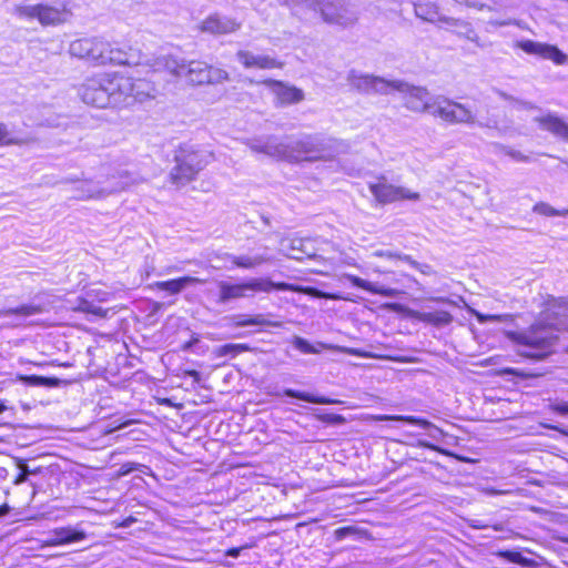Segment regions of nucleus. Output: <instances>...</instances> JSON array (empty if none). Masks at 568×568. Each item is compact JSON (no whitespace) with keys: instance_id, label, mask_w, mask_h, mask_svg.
<instances>
[{"instance_id":"f257e3e1","label":"nucleus","mask_w":568,"mask_h":568,"mask_svg":"<svg viewBox=\"0 0 568 568\" xmlns=\"http://www.w3.org/2000/svg\"><path fill=\"white\" fill-rule=\"evenodd\" d=\"M154 92L151 82L118 72L94 73L85 78L78 89L81 100L97 108H130L153 98Z\"/></svg>"},{"instance_id":"f03ea898","label":"nucleus","mask_w":568,"mask_h":568,"mask_svg":"<svg viewBox=\"0 0 568 568\" xmlns=\"http://www.w3.org/2000/svg\"><path fill=\"white\" fill-rule=\"evenodd\" d=\"M248 146L253 152L290 162H313L333 159L343 148V143L331 138L317 135H305L285 142L267 136L251 140Z\"/></svg>"},{"instance_id":"7ed1b4c3","label":"nucleus","mask_w":568,"mask_h":568,"mask_svg":"<svg viewBox=\"0 0 568 568\" xmlns=\"http://www.w3.org/2000/svg\"><path fill=\"white\" fill-rule=\"evenodd\" d=\"M568 329V297H549L544 322L532 325L528 332L516 335L518 353L528 358L547 356L557 339L555 331Z\"/></svg>"},{"instance_id":"20e7f679","label":"nucleus","mask_w":568,"mask_h":568,"mask_svg":"<svg viewBox=\"0 0 568 568\" xmlns=\"http://www.w3.org/2000/svg\"><path fill=\"white\" fill-rule=\"evenodd\" d=\"M292 13L303 17L307 10L318 11L322 19L339 27L353 26L358 19L357 8L346 0H284Z\"/></svg>"},{"instance_id":"39448f33","label":"nucleus","mask_w":568,"mask_h":568,"mask_svg":"<svg viewBox=\"0 0 568 568\" xmlns=\"http://www.w3.org/2000/svg\"><path fill=\"white\" fill-rule=\"evenodd\" d=\"M217 287L220 290L219 300L221 303H227L234 300L248 297L256 292L268 293L272 290L303 292L316 297L336 298L334 295L322 293L313 287L303 288L288 283H274L265 278H251L242 283L220 281L217 282Z\"/></svg>"},{"instance_id":"423d86ee","label":"nucleus","mask_w":568,"mask_h":568,"mask_svg":"<svg viewBox=\"0 0 568 568\" xmlns=\"http://www.w3.org/2000/svg\"><path fill=\"white\" fill-rule=\"evenodd\" d=\"M92 47L90 49L89 61L98 64H141L142 52L132 47H121L112 44L100 38H90Z\"/></svg>"},{"instance_id":"0eeeda50","label":"nucleus","mask_w":568,"mask_h":568,"mask_svg":"<svg viewBox=\"0 0 568 568\" xmlns=\"http://www.w3.org/2000/svg\"><path fill=\"white\" fill-rule=\"evenodd\" d=\"M403 94L407 109L415 112H428L435 115L438 98H433L426 89L410 87L400 81H393L392 92Z\"/></svg>"},{"instance_id":"6e6552de","label":"nucleus","mask_w":568,"mask_h":568,"mask_svg":"<svg viewBox=\"0 0 568 568\" xmlns=\"http://www.w3.org/2000/svg\"><path fill=\"white\" fill-rule=\"evenodd\" d=\"M514 108L517 110L537 111L538 114L534 115V121L541 130L548 131L556 138L568 141V122L554 112L541 111L530 102L514 100Z\"/></svg>"},{"instance_id":"1a4fd4ad","label":"nucleus","mask_w":568,"mask_h":568,"mask_svg":"<svg viewBox=\"0 0 568 568\" xmlns=\"http://www.w3.org/2000/svg\"><path fill=\"white\" fill-rule=\"evenodd\" d=\"M373 420H397L405 422L412 425H417L425 430V435L430 440H419L418 446L426 447L436 452L444 453L440 448H438L437 444L444 443L446 438V434L436 425L432 424L426 419H422L415 416H402V415H373L371 417Z\"/></svg>"},{"instance_id":"9d476101","label":"nucleus","mask_w":568,"mask_h":568,"mask_svg":"<svg viewBox=\"0 0 568 568\" xmlns=\"http://www.w3.org/2000/svg\"><path fill=\"white\" fill-rule=\"evenodd\" d=\"M227 72L207 65L202 61H191L187 63L184 78L192 84H215L227 80Z\"/></svg>"},{"instance_id":"9b49d317","label":"nucleus","mask_w":568,"mask_h":568,"mask_svg":"<svg viewBox=\"0 0 568 568\" xmlns=\"http://www.w3.org/2000/svg\"><path fill=\"white\" fill-rule=\"evenodd\" d=\"M369 190L374 197L381 203H392L399 200L416 201L419 199L417 192L389 184L384 178H379L375 183H371Z\"/></svg>"},{"instance_id":"f8f14e48","label":"nucleus","mask_w":568,"mask_h":568,"mask_svg":"<svg viewBox=\"0 0 568 568\" xmlns=\"http://www.w3.org/2000/svg\"><path fill=\"white\" fill-rule=\"evenodd\" d=\"M347 80L352 88L364 93H392L393 81H387L383 78L351 71Z\"/></svg>"},{"instance_id":"ddd939ff","label":"nucleus","mask_w":568,"mask_h":568,"mask_svg":"<svg viewBox=\"0 0 568 568\" xmlns=\"http://www.w3.org/2000/svg\"><path fill=\"white\" fill-rule=\"evenodd\" d=\"M125 186V183L120 184L115 182L114 178L112 180H108L106 182L101 180H85L78 183L77 191L79 194L77 196L81 200L98 199L123 190Z\"/></svg>"},{"instance_id":"4468645a","label":"nucleus","mask_w":568,"mask_h":568,"mask_svg":"<svg viewBox=\"0 0 568 568\" xmlns=\"http://www.w3.org/2000/svg\"><path fill=\"white\" fill-rule=\"evenodd\" d=\"M435 115L450 123H473L475 120L473 112L465 105L443 98L437 100Z\"/></svg>"},{"instance_id":"2eb2a0df","label":"nucleus","mask_w":568,"mask_h":568,"mask_svg":"<svg viewBox=\"0 0 568 568\" xmlns=\"http://www.w3.org/2000/svg\"><path fill=\"white\" fill-rule=\"evenodd\" d=\"M264 84L268 87L270 93L273 95V102L277 106H285L304 100V92L294 85L274 80H267Z\"/></svg>"},{"instance_id":"dca6fc26","label":"nucleus","mask_w":568,"mask_h":568,"mask_svg":"<svg viewBox=\"0 0 568 568\" xmlns=\"http://www.w3.org/2000/svg\"><path fill=\"white\" fill-rule=\"evenodd\" d=\"M518 47L528 54L537 55L545 60H550L557 65H562L568 62V55L559 50L556 45L525 40L519 42Z\"/></svg>"},{"instance_id":"f3484780","label":"nucleus","mask_w":568,"mask_h":568,"mask_svg":"<svg viewBox=\"0 0 568 568\" xmlns=\"http://www.w3.org/2000/svg\"><path fill=\"white\" fill-rule=\"evenodd\" d=\"M141 60L142 63L140 65L148 67L154 72L166 70L170 74L179 78L184 77L187 67V63L171 55L150 58L142 54Z\"/></svg>"},{"instance_id":"a211bd4d","label":"nucleus","mask_w":568,"mask_h":568,"mask_svg":"<svg viewBox=\"0 0 568 568\" xmlns=\"http://www.w3.org/2000/svg\"><path fill=\"white\" fill-rule=\"evenodd\" d=\"M293 346L302 352L303 354H320L323 349H332L341 353H345L348 355H354L358 357H369V354L366 352H363L358 348H352L346 346H338V345H332V344H325L322 342H318L316 344H311L305 338L295 336L293 339Z\"/></svg>"},{"instance_id":"6ab92c4d","label":"nucleus","mask_w":568,"mask_h":568,"mask_svg":"<svg viewBox=\"0 0 568 568\" xmlns=\"http://www.w3.org/2000/svg\"><path fill=\"white\" fill-rule=\"evenodd\" d=\"M240 26L241 24L232 18L214 13L205 18L199 28L202 32L222 36L235 32L240 29Z\"/></svg>"},{"instance_id":"aec40b11","label":"nucleus","mask_w":568,"mask_h":568,"mask_svg":"<svg viewBox=\"0 0 568 568\" xmlns=\"http://www.w3.org/2000/svg\"><path fill=\"white\" fill-rule=\"evenodd\" d=\"M281 251L290 258L303 261L315 257L313 241L310 239H293L281 243Z\"/></svg>"},{"instance_id":"412c9836","label":"nucleus","mask_w":568,"mask_h":568,"mask_svg":"<svg viewBox=\"0 0 568 568\" xmlns=\"http://www.w3.org/2000/svg\"><path fill=\"white\" fill-rule=\"evenodd\" d=\"M206 164V160H199L195 164H191L189 161H183L182 156H176V165L171 172V178L176 184H184L191 181Z\"/></svg>"},{"instance_id":"4be33fe9","label":"nucleus","mask_w":568,"mask_h":568,"mask_svg":"<svg viewBox=\"0 0 568 568\" xmlns=\"http://www.w3.org/2000/svg\"><path fill=\"white\" fill-rule=\"evenodd\" d=\"M237 59L247 69H275L282 67V63L273 57L254 54L248 51H239Z\"/></svg>"},{"instance_id":"5701e85b","label":"nucleus","mask_w":568,"mask_h":568,"mask_svg":"<svg viewBox=\"0 0 568 568\" xmlns=\"http://www.w3.org/2000/svg\"><path fill=\"white\" fill-rule=\"evenodd\" d=\"M85 538V532L75 527H61L52 530L45 540L48 546H60L81 541Z\"/></svg>"},{"instance_id":"b1692460","label":"nucleus","mask_w":568,"mask_h":568,"mask_svg":"<svg viewBox=\"0 0 568 568\" xmlns=\"http://www.w3.org/2000/svg\"><path fill=\"white\" fill-rule=\"evenodd\" d=\"M345 277L351 282L353 286L359 287L373 294H378L385 297H396L399 294V291L396 288L372 283L352 274H346Z\"/></svg>"},{"instance_id":"393cba45","label":"nucleus","mask_w":568,"mask_h":568,"mask_svg":"<svg viewBox=\"0 0 568 568\" xmlns=\"http://www.w3.org/2000/svg\"><path fill=\"white\" fill-rule=\"evenodd\" d=\"M68 11L45 4H39L38 21L43 26L59 24L68 19Z\"/></svg>"},{"instance_id":"a878e982","label":"nucleus","mask_w":568,"mask_h":568,"mask_svg":"<svg viewBox=\"0 0 568 568\" xmlns=\"http://www.w3.org/2000/svg\"><path fill=\"white\" fill-rule=\"evenodd\" d=\"M194 283H204V281L192 277V276H182L179 278L170 280V281H163V282H155L152 287L165 291L172 295L179 294L182 292L187 285L194 284Z\"/></svg>"},{"instance_id":"bb28decb","label":"nucleus","mask_w":568,"mask_h":568,"mask_svg":"<svg viewBox=\"0 0 568 568\" xmlns=\"http://www.w3.org/2000/svg\"><path fill=\"white\" fill-rule=\"evenodd\" d=\"M414 11L419 19L435 23L439 28L442 19L446 18V16L440 14L438 7L430 2L415 3Z\"/></svg>"},{"instance_id":"cd10ccee","label":"nucleus","mask_w":568,"mask_h":568,"mask_svg":"<svg viewBox=\"0 0 568 568\" xmlns=\"http://www.w3.org/2000/svg\"><path fill=\"white\" fill-rule=\"evenodd\" d=\"M440 28L453 31L458 36H463L471 41H475L477 38L471 26L464 20L446 17L445 19H442Z\"/></svg>"},{"instance_id":"c85d7f7f","label":"nucleus","mask_w":568,"mask_h":568,"mask_svg":"<svg viewBox=\"0 0 568 568\" xmlns=\"http://www.w3.org/2000/svg\"><path fill=\"white\" fill-rule=\"evenodd\" d=\"M231 262L240 268H255L264 263L272 261V256L267 253L257 255H230Z\"/></svg>"},{"instance_id":"c756f323","label":"nucleus","mask_w":568,"mask_h":568,"mask_svg":"<svg viewBox=\"0 0 568 568\" xmlns=\"http://www.w3.org/2000/svg\"><path fill=\"white\" fill-rule=\"evenodd\" d=\"M415 320L435 326H445L452 323L453 316L447 311L414 313Z\"/></svg>"},{"instance_id":"7c9ffc66","label":"nucleus","mask_w":568,"mask_h":568,"mask_svg":"<svg viewBox=\"0 0 568 568\" xmlns=\"http://www.w3.org/2000/svg\"><path fill=\"white\" fill-rule=\"evenodd\" d=\"M91 47L92 43L90 38L77 39L70 43L69 53L74 58L89 61Z\"/></svg>"},{"instance_id":"2f4dec72","label":"nucleus","mask_w":568,"mask_h":568,"mask_svg":"<svg viewBox=\"0 0 568 568\" xmlns=\"http://www.w3.org/2000/svg\"><path fill=\"white\" fill-rule=\"evenodd\" d=\"M284 395L294 397V398H297V399H301V400H304L307 403H312V404L328 405V404L336 403L335 400L326 398L324 396H316V395H313L310 393L294 390V389H290V388L284 390Z\"/></svg>"},{"instance_id":"473e14b6","label":"nucleus","mask_w":568,"mask_h":568,"mask_svg":"<svg viewBox=\"0 0 568 568\" xmlns=\"http://www.w3.org/2000/svg\"><path fill=\"white\" fill-rule=\"evenodd\" d=\"M11 13L19 19L38 20L39 4H16L12 8Z\"/></svg>"},{"instance_id":"72a5a7b5","label":"nucleus","mask_w":568,"mask_h":568,"mask_svg":"<svg viewBox=\"0 0 568 568\" xmlns=\"http://www.w3.org/2000/svg\"><path fill=\"white\" fill-rule=\"evenodd\" d=\"M234 325L237 327L252 326V325L280 326L278 323L270 322L263 315L237 316L235 318Z\"/></svg>"},{"instance_id":"f704fd0d","label":"nucleus","mask_w":568,"mask_h":568,"mask_svg":"<svg viewBox=\"0 0 568 568\" xmlns=\"http://www.w3.org/2000/svg\"><path fill=\"white\" fill-rule=\"evenodd\" d=\"M21 379L31 386L57 387L59 385L58 378L43 377L37 375L22 376Z\"/></svg>"},{"instance_id":"c9c22d12","label":"nucleus","mask_w":568,"mask_h":568,"mask_svg":"<svg viewBox=\"0 0 568 568\" xmlns=\"http://www.w3.org/2000/svg\"><path fill=\"white\" fill-rule=\"evenodd\" d=\"M73 310L99 317L105 316V311H103L100 306L94 305L93 302L89 301L88 298H80L78 305L74 306Z\"/></svg>"},{"instance_id":"e433bc0d","label":"nucleus","mask_w":568,"mask_h":568,"mask_svg":"<svg viewBox=\"0 0 568 568\" xmlns=\"http://www.w3.org/2000/svg\"><path fill=\"white\" fill-rule=\"evenodd\" d=\"M372 255L376 256V257H383V258H386L392 262H396V261L400 260V261H406V262L410 263L412 265L416 264L414 261H412V258L409 256L402 255L398 252L392 251V250H376L372 253Z\"/></svg>"},{"instance_id":"4c0bfd02","label":"nucleus","mask_w":568,"mask_h":568,"mask_svg":"<svg viewBox=\"0 0 568 568\" xmlns=\"http://www.w3.org/2000/svg\"><path fill=\"white\" fill-rule=\"evenodd\" d=\"M248 349H250V347L246 344H226V345L220 346L216 349V355L217 356H226V355L235 356L237 354L247 352Z\"/></svg>"},{"instance_id":"58836bf2","label":"nucleus","mask_w":568,"mask_h":568,"mask_svg":"<svg viewBox=\"0 0 568 568\" xmlns=\"http://www.w3.org/2000/svg\"><path fill=\"white\" fill-rule=\"evenodd\" d=\"M534 212L545 216H566L568 210H556L547 203L540 202L534 206Z\"/></svg>"},{"instance_id":"ea45409f","label":"nucleus","mask_w":568,"mask_h":568,"mask_svg":"<svg viewBox=\"0 0 568 568\" xmlns=\"http://www.w3.org/2000/svg\"><path fill=\"white\" fill-rule=\"evenodd\" d=\"M384 308L395 312V313L403 314L404 316L413 318V320H415L414 313H418V311L412 310V308H409L403 304H399V303H386L384 305Z\"/></svg>"},{"instance_id":"a19ab883","label":"nucleus","mask_w":568,"mask_h":568,"mask_svg":"<svg viewBox=\"0 0 568 568\" xmlns=\"http://www.w3.org/2000/svg\"><path fill=\"white\" fill-rule=\"evenodd\" d=\"M501 556L510 562L519 564L523 566H532L535 564L534 560L524 557L520 552L517 551H505L501 554Z\"/></svg>"},{"instance_id":"79ce46f5","label":"nucleus","mask_w":568,"mask_h":568,"mask_svg":"<svg viewBox=\"0 0 568 568\" xmlns=\"http://www.w3.org/2000/svg\"><path fill=\"white\" fill-rule=\"evenodd\" d=\"M39 311L40 310L37 306H33V305H22V306H20L18 308L8 310L6 312V314H20V315H23V316H29V315L39 313Z\"/></svg>"},{"instance_id":"37998d69","label":"nucleus","mask_w":568,"mask_h":568,"mask_svg":"<svg viewBox=\"0 0 568 568\" xmlns=\"http://www.w3.org/2000/svg\"><path fill=\"white\" fill-rule=\"evenodd\" d=\"M87 296L99 302H105L109 300L110 293L100 288H92L87 293Z\"/></svg>"},{"instance_id":"c03bdc74","label":"nucleus","mask_w":568,"mask_h":568,"mask_svg":"<svg viewBox=\"0 0 568 568\" xmlns=\"http://www.w3.org/2000/svg\"><path fill=\"white\" fill-rule=\"evenodd\" d=\"M468 312L471 313L474 316H476V318L478 320L479 323H485L487 321L496 322V321H500V318H501L500 315H485V314L479 313L478 311L470 308V307L468 308Z\"/></svg>"},{"instance_id":"a18cd8bd","label":"nucleus","mask_w":568,"mask_h":568,"mask_svg":"<svg viewBox=\"0 0 568 568\" xmlns=\"http://www.w3.org/2000/svg\"><path fill=\"white\" fill-rule=\"evenodd\" d=\"M181 156H182L183 161H189V162H191V164H195L196 161H199V160L207 161V155H205L203 153H199V152H190L189 154L181 155Z\"/></svg>"},{"instance_id":"49530a36","label":"nucleus","mask_w":568,"mask_h":568,"mask_svg":"<svg viewBox=\"0 0 568 568\" xmlns=\"http://www.w3.org/2000/svg\"><path fill=\"white\" fill-rule=\"evenodd\" d=\"M551 409L560 415H568V400H560L551 405Z\"/></svg>"},{"instance_id":"de8ad7c7","label":"nucleus","mask_w":568,"mask_h":568,"mask_svg":"<svg viewBox=\"0 0 568 568\" xmlns=\"http://www.w3.org/2000/svg\"><path fill=\"white\" fill-rule=\"evenodd\" d=\"M12 143V139L9 135L6 126L0 124V144H9Z\"/></svg>"},{"instance_id":"09e8293b","label":"nucleus","mask_w":568,"mask_h":568,"mask_svg":"<svg viewBox=\"0 0 568 568\" xmlns=\"http://www.w3.org/2000/svg\"><path fill=\"white\" fill-rule=\"evenodd\" d=\"M28 473L29 471H28L27 466L26 465L21 466L20 474L13 480L14 485H20V484L24 483L27 480Z\"/></svg>"},{"instance_id":"8fccbe9b","label":"nucleus","mask_w":568,"mask_h":568,"mask_svg":"<svg viewBox=\"0 0 568 568\" xmlns=\"http://www.w3.org/2000/svg\"><path fill=\"white\" fill-rule=\"evenodd\" d=\"M455 2L459 4H465L467 7H475L481 9L483 6H479L478 0H454Z\"/></svg>"},{"instance_id":"3c124183","label":"nucleus","mask_w":568,"mask_h":568,"mask_svg":"<svg viewBox=\"0 0 568 568\" xmlns=\"http://www.w3.org/2000/svg\"><path fill=\"white\" fill-rule=\"evenodd\" d=\"M508 154L516 161L523 162L527 160V158L518 151H510Z\"/></svg>"},{"instance_id":"603ef678","label":"nucleus","mask_w":568,"mask_h":568,"mask_svg":"<svg viewBox=\"0 0 568 568\" xmlns=\"http://www.w3.org/2000/svg\"><path fill=\"white\" fill-rule=\"evenodd\" d=\"M187 375L194 378L195 382L200 381V373L196 371H189L186 372Z\"/></svg>"},{"instance_id":"864d4df0","label":"nucleus","mask_w":568,"mask_h":568,"mask_svg":"<svg viewBox=\"0 0 568 568\" xmlns=\"http://www.w3.org/2000/svg\"><path fill=\"white\" fill-rule=\"evenodd\" d=\"M8 513H9V506L8 505L0 506V517H3Z\"/></svg>"},{"instance_id":"5fc2aeb1","label":"nucleus","mask_w":568,"mask_h":568,"mask_svg":"<svg viewBox=\"0 0 568 568\" xmlns=\"http://www.w3.org/2000/svg\"><path fill=\"white\" fill-rule=\"evenodd\" d=\"M432 300L435 301V302H439V301L444 302V301H446L445 298H439V297L438 298H432Z\"/></svg>"},{"instance_id":"6e6d98bb","label":"nucleus","mask_w":568,"mask_h":568,"mask_svg":"<svg viewBox=\"0 0 568 568\" xmlns=\"http://www.w3.org/2000/svg\"><path fill=\"white\" fill-rule=\"evenodd\" d=\"M6 409L4 405L0 404V414Z\"/></svg>"},{"instance_id":"4d7b16f0","label":"nucleus","mask_w":568,"mask_h":568,"mask_svg":"<svg viewBox=\"0 0 568 568\" xmlns=\"http://www.w3.org/2000/svg\"><path fill=\"white\" fill-rule=\"evenodd\" d=\"M510 22L507 21V22H500V23H497L498 26H506V24H509Z\"/></svg>"}]
</instances>
